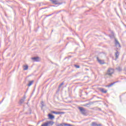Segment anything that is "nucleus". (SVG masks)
Masks as SVG:
<instances>
[{"label": "nucleus", "instance_id": "obj_15", "mask_svg": "<svg viewBox=\"0 0 126 126\" xmlns=\"http://www.w3.org/2000/svg\"><path fill=\"white\" fill-rule=\"evenodd\" d=\"M64 84V83L63 82H62L60 85L59 86V88H60V87H62V86H63V85Z\"/></svg>", "mask_w": 126, "mask_h": 126}, {"label": "nucleus", "instance_id": "obj_12", "mask_svg": "<svg viewBox=\"0 0 126 126\" xmlns=\"http://www.w3.org/2000/svg\"><path fill=\"white\" fill-rule=\"evenodd\" d=\"M33 82H34L33 81H31L29 82V84L28 85V86H29V87H30V86H31V85H32L33 84Z\"/></svg>", "mask_w": 126, "mask_h": 126}, {"label": "nucleus", "instance_id": "obj_2", "mask_svg": "<svg viewBox=\"0 0 126 126\" xmlns=\"http://www.w3.org/2000/svg\"><path fill=\"white\" fill-rule=\"evenodd\" d=\"M54 124H55V122L53 121H48L45 123L42 124L41 126H53Z\"/></svg>", "mask_w": 126, "mask_h": 126}, {"label": "nucleus", "instance_id": "obj_3", "mask_svg": "<svg viewBox=\"0 0 126 126\" xmlns=\"http://www.w3.org/2000/svg\"><path fill=\"white\" fill-rule=\"evenodd\" d=\"M98 90H99L100 92H102V93L106 94L107 93V92H108V91H107L106 90H105L103 88H99Z\"/></svg>", "mask_w": 126, "mask_h": 126}, {"label": "nucleus", "instance_id": "obj_13", "mask_svg": "<svg viewBox=\"0 0 126 126\" xmlns=\"http://www.w3.org/2000/svg\"><path fill=\"white\" fill-rule=\"evenodd\" d=\"M119 56H120V54H119V52H117L115 53V56H116V60H117V59L119 58Z\"/></svg>", "mask_w": 126, "mask_h": 126}, {"label": "nucleus", "instance_id": "obj_7", "mask_svg": "<svg viewBox=\"0 0 126 126\" xmlns=\"http://www.w3.org/2000/svg\"><path fill=\"white\" fill-rule=\"evenodd\" d=\"M97 60L99 63H100V64H104V63H105V62L104 61V60H101L99 58H97Z\"/></svg>", "mask_w": 126, "mask_h": 126}, {"label": "nucleus", "instance_id": "obj_17", "mask_svg": "<svg viewBox=\"0 0 126 126\" xmlns=\"http://www.w3.org/2000/svg\"><path fill=\"white\" fill-rule=\"evenodd\" d=\"M117 69H118V70H119V71H121V70H122V68H121V67H118V68H117Z\"/></svg>", "mask_w": 126, "mask_h": 126}, {"label": "nucleus", "instance_id": "obj_16", "mask_svg": "<svg viewBox=\"0 0 126 126\" xmlns=\"http://www.w3.org/2000/svg\"><path fill=\"white\" fill-rule=\"evenodd\" d=\"M74 66L76 67V68H79L80 67L79 65H74Z\"/></svg>", "mask_w": 126, "mask_h": 126}, {"label": "nucleus", "instance_id": "obj_19", "mask_svg": "<svg viewBox=\"0 0 126 126\" xmlns=\"http://www.w3.org/2000/svg\"><path fill=\"white\" fill-rule=\"evenodd\" d=\"M99 126H101V124L98 125Z\"/></svg>", "mask_w": 126, "mask_h": 126}, {"label": "nucleus", "instance_id": "obj_1", "mask_svg": "<svg viewBox=\"0 0 126 126\" xmlns=\"http://www.w3.org/2000/svg\"><path fill=\"white\" fill-rule=\"evenodd\" d=\"M115 73V69L112 68H109L107 70V71L106 73L105 74V75H109V76H112V74H114Z\"/></svg>", "mask_w": 126, "mask_h": 126}, {"label": "nucleus", "instance_id": "obj_5", "mask_svg": "<svg viewBox=\"0 0 126 126\" xmlns=\"http://www.w3.org/2000/svg\"><path fill=\"white\" fill-rule=\"evenodd\" d=\"M57 126H72V125L70 124H66L65 123H62V124H58Z\"/></svg>", "mask_w": 126, "mask_h": 126}, {"label": "nucleus", "instance_id": "obj_18", "mask_svg": "<svg viewBox=\"0 0 126 126\" xmlns=\"http://www.w3.org/2000/svg\"><path fill=\"white\" fill-rule=\"evenodd\" d=\"M88 105H89V104H84V105H83V106L84 107H86V106H88Z\"/></svg>", "mask_w": 126, "mask_h": 126}, {"label": "nucleus", "instance_id": "obj_10", "mask_svg": "<svg viewBox=\"0 0 126 126\" xmlns=\"http://www.w3.org/2000/svg\"><path fill=\"white\" fill-rule=\"evenodd\" d=\"M117 82H113L109 85L106 86L105 87H111L113 86V85H114V84H115L116 83H117Z\"/></svg>", "mask_w": 126, "mask_h": 126}, {"label": "nucleus", "instance_id": "obj_14", "mask_svg": "<svg viewBox=\"0 0 126 126\" xmlns=\"http://www.w3.org/2000/svg\"><path fill=\"white\" fill-rule=\"evenodd\" d=\"M28 69V65H26L24 66V70H27Z\"/></svg>", "mask_w": 126, "mask_h": 126}, {"label": "nucleus", "instance_id": "obj_8", "mask_svg": "<svg viewBox=\"0 0 126 126\" xmlns=\"http://www.w3.org/2000/svg\"><path fill=\"white\" fill-rule=\"evenodd\" d=\"M48 117L50 120H53V119H55V116L51 114H48Z\"/></svg>", "mask_w": 126, "mask_h": 126}, {"label": "nucleus", "instance_id": "obj_4", "mask_svg": "<svg viewBox=\"0 0 126 126\" xmlns=\"http://www.w3.org/2000/svg\"><path fill=\"white\" fill-rule=\"evenodd\" d=\"M51 113L52 114H55V115H63L64 114V112H55V111H51Z\"/></svg>", "mask_w": 126, "mask_h": 126}, {"label": "nucleus", "instance_id": "obj_11", "mask_svg": "<svg viewBox=\"0 0 126 126\" xmlns=\"http://www.w3.org/2000/svg\"><path fill=\"white\" fill-rule=\"evenodd\" d=\"M115 45H116V46H119V47H121L120 43L117 40H115Z\"/></svg>", "mask_w": 126, "mask_h": 126}, {"label": "nucleus", "instance_id": "obj_9", "mask_svg": "<svg viewBox=\"0 0 126 126\" xmlns=\"http://www.w3.org/2000/svg\"><path fill=\"white\" fill-rule=\"evenodd\" d=\"M32 60H33L34 62H39V57L32 58Z\"/></svg>", "mask_w": 126, "mask_h": 126}, {"label": "nucleus", "instance_id": "obj_6", "mask_svg": "<svg viewBox=\"0 0 126 126\" xmlns=\"http://www.w3.org/2000/svg\"><path fill=\"white\" fill-rule=\"evenodd\" d=\"M78 109L80 111L81 113H82V114H85V109H84V108L79 107H78Z\"/></svg>", "mask_w": 126, "mask_h": 126}]
</instances>
